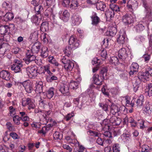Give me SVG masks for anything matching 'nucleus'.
Segmentation results:
<instances>
[{
  "label": "nucleus",
  "mask_w": 152,
  "mask_h": 152,
  "mask_svg": "<svg viewBox=\"0 0 152 152\" xmlns=\"http://www.w3.org/2000/svg\"><path fill=\"white\" fill-rule=\"evenodd\" d=\"M107 72L106 68L103 67L100 72V77L98 75L94 74L93 77L94 83L97 85H102L103 80L105 79L106 77Z\"/></svg>",
  "instance_id": "obj_1"
},
{
  "label": "nucleus",
  "mask_w": 152,
  "mask_h": 152,
  "mask_svg": "<svg viewBox=\"0 0 152 152\" xmlns=\"http://www.w3.org/2000/svg\"><path fill=\"white\" fill-rule=\"evenodd\" d=\"M10 27L7 25H3L0 26V34L3 35V39L7 41L10 38L9 33H10Z\"/></svg>",
  "instance_id": "obj_2"
},
{
  "label": "nucleus",
  "mask_w": 152,
  "mask_h": 152,
  "mask_svg": "<svg viewBox=\"0 0 152 152\" xmlns=\"http://www.w3.org/2000/svg\"><path fill=\"white\" fill-rule=\"evenodd\" d=\"M14 64L11 66L12 70L14 71L15 73L21 72V67L23 66L22 62L20 60L15 59L14 61Z\"/></svg>",
  "instance_id": "obj_3"
},
{
  "label": "nucleus",
  "mask_w": 152,
  "mask_h": 152,
  "mask_svg": "<svg viewBox=\"0 0 152 152\" xmlns=\"http://www.w3.org/2000/svg\"><path fill=\"white\" fill-rule=\"evenodd\" d=\"M28 76L30 78L37 75L38 69L36 66H31L28 67L26 69Z\"/></svg>",
  "instance_id": "obj_4"
},
{
  "label": "nucleus",
  "mask_w": 152,
  "mask_h": 152,
  "mask_svg": "<svg viewBox=\"0 0 152 152\" xmlns=\"http://www.w3.org/2000/svg\"><path fill=\"white\" fill-rule=\"evenodd\" d=\"M69 44L70 47L73 50H75L79 47V43L76 37L73 35H72L70 37L69 41Z\"/></svg>",
  "instance_id": "obj_5"
},
{
  "label": "nucleus",
  "mask_w": 152,
  "mask_h": 152,
  "mask_svg": "<svg viewBox=\"0 0 152 152\" xmlns=\"http://www.w3.org/2000/svg\"><path fill=\"white\" fill-rule=\"evenodd\" d=\"M26 55L25 61L26 64H28L29 63L34 62L35 61L36 59V56L33 55V53H31V50H28Z\"/></svg>",
  "instance_id": "obj_6"
},
{
  "label": "nucleus",
  "mask_w": 152,
  "mask_h": 152,
  "mask_svg": "<svg viewBox=\"0 0 152 152\" xmlns=\"http://www.w3.org/2000/svg\"><path fill=\"white\" fill-rule=\"evenodd\" d=\"M123 22L126 25L130 24L133 23L134 19L130 14H126L122 17Z\"/></svg>",
  "instance_id": "obj_7"
},
{
  "label": "nucleus",
  "mask_w": 152,
  "mask_h": 152,
  "mask_svg": "<svg viewBox=\"0 0 152 152\" xmlns=\"http://www.w3.org/2000/svg\"><path fill=\"white\" fill-rule=\"evenodd\" d=\"M23 85L26 91L28 93H31L33 90V83L29 80L25 81L23 83Z\"/></svg>",
  "instance_id": "obj_8"
},
{
  "label": "nucleus",
  "mask_w": 152,
  "mask_h": 152,
  "mask_svg": "<svg viewBox=\"0 0 152 152\" xmlns=\"http://www.w3.org/2000/svg\"><path fill=\"white\" fill-rule=\"evenodd\" d=\"M129 53L128 50L127 51L125 48H122L119 51L118 56L120 58L124 60L127 58Z\"/></svg>",
  "instance_id": "obj_9"
},
{
  "label": "nucleus",
  "mask_w": 152,
  "mask_h": 152,
  "mask_svg": "<svg viewBox=\"0 0 152 152\" xmlns=\"http://www.w3.org/2000/svg\"><path fill=\"white\" fill-rule=\"evenodd\" d=\"M60 91L64 96H69L70 94L68 85L63 84L60 86Z\"/></svg>",
  "instance_id": "obj_10"
},
{
  "label": "nucleus",
  "mask_w": 152,
  "mask_h": 152,
  "mask_svg": "<svg viewBox=\"0 0 152 152\" xmlns=\"http://www.w3.org/2000/svg\"><path fill=\"white\" fill-rule=\"evenodd\" d=\"M139 66L136 63H133L130 66V71L129 74L130 75H134L137 74L138 72Z\"/></svg>",
  "instance_id": "obj_11"
},
{
  "label": "nucleus",
  "mask_w": 152,
  "mask_h": 152,
  "mask_svg": "<svg viewBox=\"0 0 152 152\" xmlns=\"http://www.w3.org/2000/svg\"><path fill=\"white\" fill-rule=\"evenodd\" d=\"M126 34L125 32H120L118 37L117 39V42L121 45L123 44L125 41Z\"/></svg>",
  "instance_id": "obj_12"
},
{
  "label": "nucleus",
  "mask_w": 152,
  "mask_h": 152,
  "mask_svg": "<svg viewBox=\"0 0 152 152\" xmlns=\"http://www.w3.org/2000/svg\"><path fill=\"white\" fill-rule=\"evenodd\" d=\"M91 18V23L93 25H97L100 21V18L97 16V14L96 12H94L92 13Z\"/></svg>",
  "instance_id": "obj_13"
},
{
  "label": "nucleus",
  "mask_w": 152,
  "mask_h": 152,
  "mask_svg": "<svg viewBox=\"0 0 152 152\" xmlns=\"http://www.w3.org/2000/svg\"><path fill=\"white\" fill-rule=\"evenodd\" d=\"M125 107L124 106L121 107L119 108L115 104H112L110 107V113L113 115H114L120 111V108L125 109Z\"/></svg>",
  "instance_id": "obj_14"
},
{
  "label": "nucleus",
  "mask_w": 152,
  "mask_h": 152,
  "mask_svg": "<svg viewBox=\"0 0 152 152\" xmlns=\"http://www.w3.org/2000/svg\"><path fill=\"white\" fill-rule=\"evenodd\" d=\"M121 121V119L117 118L115 116H112L110 118V122L113 124V125H119Z\"/></svg>",
  "instance_id": "obj_15"
},
{
  "label": "nucleus",
  "mask_w": 152,
  "mask_h": 152,
  "mask_svg": "<svg viewBox=\"0 0 152 152\" xmlns=\"http://www.w3.org/2000/svg\"><path fill=\"white\" fill-rule=\"evenodd\" d=\"M10 73L6 70H2L0 72V77L3 79L8 80L10 79Z\"/></svg>",
  "instance_id": "obj_16"
},
{
  "label": "nucleus",
  "mask_w": 152,
  "mask_h": 152,
  "mask_svg": "<svg viewBox=\"0 0 152 152\" xmlns=\"http://www.w3.org/2000/svg\"><path fill=\"white\" fill-rule=\"evenodd\" d=\"M2 49L4 53L6 51L10 50V46L7 43L2 42V40H0V49Z\"/></svg>",
  "instance_id": "obj_17"
},
{
  "label": "nucleus",
  "mask_w": 152,
  "mask_h": 152,
  "mask_svg": "<svg viewBox=\"0 0 152 152\" xmlns=\"http://www.w3.org/2000/svg\"><path fill=\"white\" fill-rule=\"evenodd\" d=\"M138 6L137 2L135 0H129L127 4V6L129 9H133L136 8Z\"/></svg>",
  "instance_id": "obj_18"
},
{
  "label": "nucleus",
  "mask_w": 152,
  "mask_h": 152,
  "mask_svg": "<svg viewBox=\"0 0 152 152\" xmlns=\"http://www.w3.org/2000/svg\"><path fill=\"white\" fill-rule=\"evenodd\" d=\"M41 44L37 42L32 46L31 50V53H37L39 52Z\"/></svg>",
  "instance_id": "obj_19"
},
{
  "label": "nucleus",
  "mask_w": 152,
  "mask_h": 152,
  "mask_svg": "<svg viewBox=\"0 0 152 152\" xmlns=\"http://www.w3.org/2000/svg\"><path fill=\"white\" fill-rule=\"evenodd\" d=\"M117 32V29L114 27H111L109 31H107L106 33V35L109 36H114Z\"/></svg>",
  "instance_id": "obj_20"
},
{
  "label": "nucleus",
  "mask_w": 152,
  "mask_h": 152,
  "mask_svg": "<svg viewBox=\"0 0 152 152\" xmlns=\"http://www.w3.org/2000/svg\"><path fill=\"white\" fill-rule=\"evenodd\" d=\"M4 16V21L7 22L12 20L14 18V15L13 13L11 12H8L5 15H1Z\"/></svg>",
  "instance_id": "obj_21"
},
{
  "label": "nucleus",
  "mask_w": 152,
  "mask_h": 152,
  "mask_svg": "<svg viewBox=\"0 0 152 152\" xmlns=\"http://www.w3.org/2000/svg\"><path fill=\"white\" fill-rule=\"evenodd\" d=\"M35 113H38V115L40 116V117L42 116L46 120L47 119V118H48V117L49 116V114H48L49 112H47V114L45 113L42 111L41 110H35Z\"/></svg>",
  "instance_id": "obj_22"
},
{
  "label": "nucleus",
  "mask_w": 152,
  "mask_h": 152,
  "mask_svg": "<svg viewBox=\"0 0 152 152\" xmlns=\"http://www.w3.org/2000/svg\"><path fill=\"white\" fill-rule=\"evenodd\" d=\"M96 5L97 9L101 11H104V8L106 7L103 1L98 2Z\"/></svg>",
  "instance_id": "obj_23"
},
{
  "label": "nucleus",
  "mask_w": 152,
  "mask_h": 152,
  "mask_svg": "<svg viewBox=\"0 0 152 152\" xmlns=\"http://www.w3.org/2000/svg\"><path fill=\"white\" fill-rule=\"evenodd\" d=\"M41 56L43 58H46L48 55V48L45 46L42 47L41 50Z\"/></svg>",
  "instance_id": "obj_24"
},
{
  "label": "nucleus",
  "mask_w": 152,
  "mask_h": 152,
  "mask_svg": "<svg viewBox=\"0 0 152 152\" xmlns=\"http://www.w3.org/2000/svg\"><path fill=\"white\" fill-rule=\"evenodd\" d=\"M105 14L107 18H110L111 19L114 17L115 13L113 10L108 9L105 11Z\"/></svg>",
  "instance_id": "obj_25"
},
{
  "label": "nucleus",
  "mask_w": 152,
  "mask_h": 152,
  "mask_svg": "<svg viewBox=\"0 0 152 152\" xmlns=\"http://www.w3.org/2000/svg\"><path fill=\"white\" fill-rule=\"evenodd\" d=\"M69 13L67 10H65L63 12L61 19L64 21L66 22L68 20L69 17Z\"/></svg>",
  "instance_id": "obj_26"
},
{
  "label": "nucleus",
  "mask_w": 152,
  "mask_h": 152,
  "mask_svg": "<svg viewBox=\"0 0 152 152\" xmlns=\"http://www.w3.org/2000/svg\"><path fill=\"white\" fill-rule=\"evenodd\" d=\"M72 50H73L70 47L69 45L66 47L64 50V52L66 55L65 56H67V57H69L71 54Z\"/></svg>",
  "instance_id": "obj_27"
},
{
  "label": "nucleus",
  "mask_w": 152,
  "mask_h": 152,
  "mask_svg": "<svg viewBox=\"0 0 152 152\" xmlns=\"http://www.w3.org/2000/svg\"><path fill=\"white\" fill-rule=\"evenodd\" d=\"M144 102V97L143 96L140 95L137 100L136 103L137 107L142 106Z\"/></svg>",
  "instance_id": "obj_28"
},
{
  "label": "nucleus",
  "mask_w": 152,
  "mask_h": 152,
  "mask_svg": "<svg viewBox=\"0 0 152 152\" xmlns=\"http://www.w3.org/2000/svg\"><path fill=\"white\" fill-rule=\"evenodd\" d=\"M74 66V64L73 63L72 61H69L67 64L64 65V67L66 70H71L73 66Z\"/></svg>",
  "instance_id": "obj_29"
},
{
  "label": "nucleus",
  "mask_w": 152,
  "mask_h": 152,
  "mask_svg": "<svg viewBox=\"0 0 152 152\" xmlns=\"http://www.w3.org/2000/svg\"><path fill=\"white\" fill-rule=\"evenodd\" d=\"M40 29L43 32L47 31L48 30V23L46 22H43L41 24Z\"/></svg>",
  "instance_id": "obj_30"
},
{
  "label": "nucleus",
  "mask_w": 152,
  "mask_h": 152,
  "mask_svg": "<svg viewBox=\"0 0 152 152\" xmlns=\"http://www.w3.org/2000/svg\"><path fill=\"white\" fill-rule=\"evenodd\" d=\"M34 10L36 15H40L41 12L43 10V7L41 5H37L34 7Z\"/></svg>",
  "instance_id": "obj_31"
},
{
  "label": "nucleus",
  "mask_w": 152,
  "mask_h": 152,
  "mask_svg": "<svg viewBox=\"0 0 152 152\" xmlns=\"http://www.w3.org/2000/svg\"><path fill=\"white\" fill-rule=\"evenodd\" d=\"M37 86L35 91L36 92L40 93L42 91V82H39V83H37Z\"/></svg>",
  "instance_id": "obj_32"
},
{
  "label": "nucleus",
  "mask_w": 152,
  "mask_h": 152,
  "mask_svg": "<svg viewBox=\"0 0 152 152\" xmlns=\"http://www.w3.org/2000/svg\"><path fill=\"white\" fill-rule=\"evenodd\" d=\"M152 109V105L148 103L146 104L144 110L146 113L149 114L151 113Z\"/></svg>",
  "instance_id": "obj_33"
},
{
  "label": "nucleus",
  "mask_w": 152,
  "mask_h": 152,
  "mask_svg": "<svg viewBox=\"0 0 152 152\" xmlns=\"http://www.w3.org/2000/svg\"><path fill=\"white\" fill-rule=\"evenodd\" d=\"M53 14V10L50 8L47 9L44 12V15L46 18H48Z\"/></svg>",
  "instance_id": "obj_34"
},
{
  "label": "nucleus",
  "mask_w": 152,
  "mask_h": 152,
  "mask_svg": "<svg viewBox=\"0 0 152 152\" xmlns=\"http://www.w3.org/2000/svg\"><path fill=\"white\" fill-rule=\"evenodd\" d=\"M110 10H113L114 12H118L120 11L119 7L114 3H112L110 4Z\"/></svg>",
  "instance_id": "obj_35"
},
{
  "label": "nucleus",
  "mask_w": 152,
  "mask_h": 152,
  "mask_svg": "<svg viewBox=\"0 0 152 152\" xmlns=\"http://www.w3.org/2000/svg\"><path fill=\"white\" fill-rule=\"evenodd\" d=\"M38 34L37 32H33L30 35L29 39L32 40V41L37 40L38 39Z\"/></svg>",
  "instance_id": "obj_36"
},
{
  "label": "nucleus",
  "mask_w": 152,
  "mask_h": 152,
  "mask_svg": "<svg viewBox=\"0 0 152 152\" xmlns=\"http://www.w3.org/2000/svg\"><path fill=\"white\" fill-rule=\"evenodd\" d=\"M78 83L73 81L71 82L69 84V86L70 88L72 89H76L77 88Z\"/></svg>",
  "instance_id": "obj_37"
},
{
  "label": "nucleus",
  "mask_w": 152,
  "mask_h": 152,
  "mask_svg": "<svg viewBox=\"0 0 152 152\" xmlns=\"http://www.w3.org/2000/svg\"><path fill=\"white\" fill-rule=\"evenodd\" d=\"M54 95V89L52 88L49 89L47 91L46 95L47 97L49 99H50L52 98Z\"/></svg>",
  "instance_id": "obj_38"
},
{
  "label": "nucleus",
  "mask_w": 152,
  "mask_h": 152,
  "mask_svg": "<svg viewBox=\"0 0 152 152\" xmlns=\"http://www.w3.org/2000/svg\"><path fill=\"white\" fill-rule=\"evenodd\" d=\"M119 60L117 57H112L110 60L109 62L111 63L116 65L118 64Z\"/></svg>",
  "instance_id": "obj_39"
},
{
  "label": "nucleus",
  "mask_w": 152,
  "mask_h": 152,
  "mask_svg": "<svg viewBox=\"0 0 152 152\" xmlns=\"http://www.w3.org/2000/svg\"><path fill=\"white\" fill-rule=\"evenodd\" d=\"M48 61L49 62L55 65V66H57L58 65V63L57 62L53 56H49L48 57Z\"/></svg>",
  "instance_id": "obj_40"
},
{
  "label": "nucleus",
  "mask_w": 152,
  "mask_h": 152,
  "mask_svg": "<svg viewBox=\"0 0 152 152\" xmlns=\"http://www.w3.org/2000/svg\"><path fill=\"white\" fill-rule=\"evenodd\" d=\"M122 136L124 137L123 140H124V142H129L131 141V136L129 134H123Z\"/></svg>",
  "instance_id": "obj_41"
},
{
  "label": "nucleus",
  "mask_w": 152,
  "mask_h": 152,
  "mask_svg": "<svg viewBox=\"0 0 152 152\" xmlns=\"http://www.w3.org/2000/svg\"><path fill=\"white\" fill-rule=\"evenodd\" d=\"M113 152H120V148L119 144L118 143L114 144L113 146Z\"/></svg>",
  "instance_id": "obj_42"
},
{
  "label": "nucleus",
  "mask_w": 152,
  "mask_h": 152,
  "mask_svg": "<svg viewBox=\"0 0 152 152\" xmlns=\"http://www.w3.org/2000/svg\"><path fill=\"white\" fill-rule=\"evenodd\" d=\"M36 15L33 16V18H31V20L33 23H34L38 25L39 23V20L38 18L39 17Z\"/></svg>",
  "instance_id": "obj_43"
},
{
  "label": "nucleus",
  "mask_w": 152,
  "mask_h": 152,
  "mask_svg": "<svg viewBox=\"0 0 152 152\" xmlns=\"http://www.w3.org/2000/svg\"><path fill=\"white\" fill-rule=\"evenodd\" d=\"M135 28L136 31L138 32L144 30L145 29V27L142 24H139L136 26Z\"/></svg>",
  "instance_id": "obj_44"
},
{
  "label": "nucleus",
  "mask_w": 152,
  "mask_h": 152,
  "mask_svg": "<svg viewBox=\"0 0 152 152\" xmlns=\"http://www.w3.org/2000/svg\"><path fill=\"white\" fill-rule=\"evenodd\" d=\"M78 5V3L77 0H73L70 4V7L72 9H75V7H77Z\"/></svg>",
  "instance_id": "obj_45"
},
{
  "label": "nucleus",
  "mask_w": 152,
  "mask_h": 152,
  "mask_svg": "<svg viewBox=\"0 0 152 152\" xmlns=\"http://www.w3.org/2000/svg\"><path fill=\"white\" fill-rule=\"evenodd\" d=\"M20 120H21V118L18 115H15L13 117V121L15 123L18 125L20 124Z\"/></svg>",
  "instance_id": "obj_46"
},
{
  "label": "nucleus",
  "mask_w": 152,
  "mask_h": 152,
  "mask_svg": "<svg viewBox=\"0 0 152 152\" xmlns=\"http://www.w3.org/2000/svg\"><path fill=\"white\" fill-rule=\"evenodd\" d=\"M149 147L146 145H143L142 147L140 148V152H148L149 151Z\"/></svg>",
  "instance_id": "obj_47"
},
{
  "label": "nucleus",
  "mask_w": 152,
  "mask_h": 152,
  "mask_svg": "<svg viewBox=\"0 0 152 152\" xmlns=\"http://www.w3.org/2000/svg\"><path fill=\"white\" fill-rule=\"evenodd\" d=\"M32 102L31 99L30 98H28L26 100H23V101L22 102V104L23 106H25L26 105H29L30 103Z\"/></svg>",
  "instance_id": "obj_48"
},
{
  "label": "nucleus",
  "mask_w": 152,
  "mask_h": 152,
  "mask_svg": "<svg viewBox=\"0 0 152 152\" xmlns=\"http://www.w3.org/2000/svg\"><path fill=\"white\" fill-rule=\"evenodd\" d=\"M72 23H80L79 18L78 16H74L72 18Z\"/></svg>",
  "instance_id": "obj_49"
},
{
  "label": "nucleus",
  "mask_w": 152,
  "mask_h": 152,
  "mask_svg": "<svg viewBox=\"0 0 152 152\" xmlns=\"http://www.w3.org/2000/svg\"><path fill=\"white\" fill-rule=\"evenodd\" d=\"M54 139L55 140L61 139L62 137H60V133L58 132H56L53 134Z\"/></svg>",
  "instance_id": "obj_50"
},
{
  "label": "nucleus",
  "mask_w": 152,
  "mask_h": 152,
  "mask_svg": "<svg viewBox=\"0 0 152 152\" xmlns=\"http://www.w3.org/2000/svg\"><path fill=\"white\" fill-rule=\"evenodd\" d=\"M91 136L99 137L100 134L98 132L89 130L88 132Z\"/></svg>",
  "instance_id": "obj_51"
},
{
  "label": "nucleus",
  "mask_w": 152,
  "mask_h": 152,
  "mask_svg": "<svg viewBox=\"0 0 152 152\" xmlns=\"http://www.w3.org/2000/svg\"><path fill=\"white\" fill-rule=\"evenodd\" d=\"M9 109L10 116H13L15 114V109L12 106H11L9 107Z\"/></svg>",
  "instance_id": "obj_52"
},
{
  "label": "nucleus",
  "mask_w": 152,
  "mask_h": 152,
  "mask_svg": "<svg viewBox=\"0 0 152 152\" xmlns=\"http://www.w3.org/2000/svg\"><path fill=\"white\" fill-rule=\"evenodd\" d=\"M50 78L49 77H47V80L48 82H52L53 80H56L57 79V77L53 75H52Z\"/></svg>",
  "instance_id": "obj_53"
},
{
  "label": "nucleus",
  "mask_w": 152,
  "mask_h": 152,
  "mask_svg": "<svg viewBox=\"0 0 152 152\" xmlns=\"http://www.w3.org/2000/svg\"><path fill=\"white\" fill-rule=\"evenodd\" d=\"M111 141L110 139H104L103 146H107L109 144L111 143Z\"/></svg>",
  "instance_id": "obj_54"
},
{
  "label": "nucleus",
  "mask_w": 152,
  "mask_h": 152,
  "mask_svg": "<svg viewBox=\"0 0 152 152\" xmlns=\"http://www.w3.org/2000/svg\"><path fill=\"white\" fill-rule=\"evenodd\" d=\"M99 105L105 111L108 110V106L107 104H103L101 103H99Z\"/></svg>",
  "instance_id": "obj_55"
},
{
  "label": "nucleus",
  "mask_w": 152,
  "mask_h": 152,
  "mask_svg": "<svg viewBox=\"0 0 152 152\" xmlns=\"http://www.w3.org/2000/svg\"><path fill=\"white\" fill-rule=\"evenodd\" d=\"M74 115V114L73 113H71L68 114L65 117H64V119L66 121L69 120Z\"/></svg>",
  "instance_id": "obj_56"
},
{
  "label": "nucleus",
  "mask_w": 152,
  "mask_h": 152,
  "mask_svg": "<svg viewBox=\"0 0 152 152\" xmlns=\"http://www.w3.org/2000/svg\"><path fill=\"white\" fill-rule=\"evenodd\" d=\"M66 57H67V56H64L61 60V62L64 64V65L66 64L69 62V61H71L67 59Z\"/></svg>",
  "instance_id": "obj_57"
},
{
  "label": "nucleus",
  "mask_w": 152,
  "mask_h": 152,
  "mask_svg": "<svg viewBox=\"0 0 152 152\" xmlns=\"http://www.w3.org/2000/svg\"><path fill=\"white\" fill-rule=\"evenodd\" d=\"M92 63L93 65L97 64V65H98V66H99L100 64V60L97 58H94L92 61Z\"/></svg>",
  "instance_id": "obj_58"
},
{
  "label": "nucleus",
  "mask_w": 152,
  "mask_h": 152,
  "mask_svg": "<svg viewBox=\"0 0 152 152\" xmlns=\"http://www.w3.org/2000/svg\"><path fill=\"white\" fill-rule=\"evenodd\" d=\"M104 140V138L99 137L97 140L96 142L98 144L103 146Z\"/></svg>",
  "instance_id": "obj_59"
},
{
  "label": "nucleus",
  "mask_w": 152,
  "mask_h": 152,
  "mask_svg": "<svg viewBox=\"0 0 152 152\" xmlns=\"http://www.w3.org/2000/svg\"><path fill=\"white\" fill-rule=\"evenodd\" d=\"M20 51V48L18 47H15L12 49V52L15 54L18 53Z\"/></svg>",
  "instance_id": "obj_60"
},
{
  "label": "nucleus",
  "mask_w": 152,
  "mask_h": 152,
  "mask_svg": "<svg viewBox=\"0 0 152 152\" xmlns=\"http://www.w3.org/2000/svg\"><path fill=\"white\" fill-rule=\"evenodd\" d=\"M107 55V53L106 51L105 50L103 49L102 51V52L101 53V56L104 58H105L106 57Z\"/></svg>",
  "instance_id": "obj_61"
},
{
  "label": "nucleus",
  "mask_w": 152,
  "mask_h": 152,
  "mask_svg": "<svg viewBox=\"0 0 152 152\" xmlns=\"http://www.w3.org/2000/svg\"><path fill=\"white\" fill-rule=\"evenodd\" d=\"M146 12V17L149 19H150L151 16V11L150 10H147Z\"/></svg>",
  "instance_id": "obj_62"
},
{
  "label": "nucleus",
  "mask_w": 152,
  "mask_h": 152,
  "mask_svg": "<svg viewBox=\"0 0 152 152\" xmlns=\"http://www.w3.org/2000/svg\"><path fill=\"white\" fill-rule=\"evenodd\" d=\"M145 61H148L150 58V56L148 54H144L142 57Z\"/></svg>",
  "instance_id": "obj_63"
},
{
  "label": "nucleus",
  "mask_w": 152,
  "mask_h": 152,
  "mask_svg": "<svg viewBox=\"0 0 152 152\" xmlns=\"http://www.w3.org/2000/svg\"><path fill=\"white\" fill-rule=\"evenodd\" d=\"M63 147L64 149L67 150L69 152H71L72 150V148H71L69 145H64Z\"/></svg>",
  "instance_id": "obj_64"
}]
</instances>
